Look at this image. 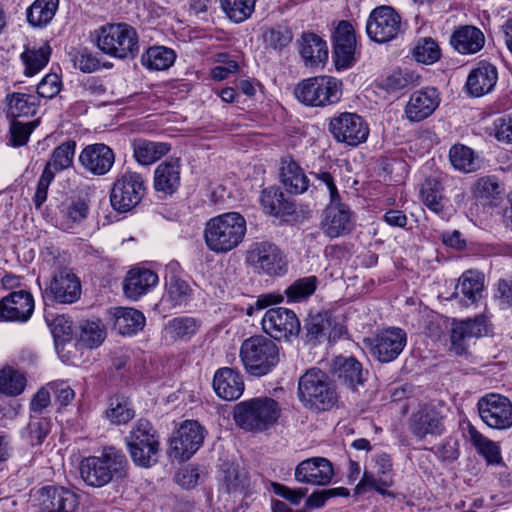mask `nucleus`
Segmentation results:
<instances>
[{
  "label": "nucleus",
  "instance_id": "1",
  "mask_svg": "<svg viewBox=\"0 0 512 512\" xmlns=\"http://www.w3.org/2000/svg\"><path fill=\"white\" fill-rule=\"evenodd\" d=\"M128 460L113 446L105 447L100 456H88L80 462L82 480L91 487L101 488L114 479L126 476Z\"/></svg>",
  "mask_w": 512,
  "mask_h": 512
},
{
  "label": "nucleus",
  "instance_id": "2",
  "mask_svg": "<svg viewBox=\"0 0 512 512\" xmlns=\"http://www.w3.org/2000/svg\"><path fill=\"white\" fill-rule=\"evenodd\" d=\"M246 231L244 216L238 212H227L206 223L204 239L209 250L218 254L227 253L238 247Z\"/></svg>",
  "mask_w": 512,
  "mask_h": 512
},
{
  "label": "nucleus",
  "instance_id": "3",
  "mask_svg": "<svg viewBox=\"0 0 512 512\" xmlns=\"http://www.w3.org/2000/svg\"><path fill=\"white\" fill-rule=\"evenodd\" d=\"M281 415L279 403L270 397H256L234 406L233 419L238 427L261 433L273 427Z\"/></svg>",
  "mask_w": 512,
  "mask_h": 512
},
{
  "label": "nucleus",
  "instance_id": "4",
  "mask_svg": "<svg viewBox=\"0 0 512 512\" xmlns=\"http://www.w3.org/2000/svg\"><path fill=\"white\" fill-rule=\"evenodd\" d=\"M298 397L306 408L317 412L328 411L338 402L334 382L318 368L308 369L299 378Z\"/></svg>",
  "mask_w": 512,
  "mask_h": 512
},
{
  "label": "nucleus",
  "instance_id": "5",
  "mask_svg": "<svg viewBox=\"0 0 512 512\" xmlns=\"http://www.w3.org/2000/svg\"><path fill=\"white\" fill-rule=\"evenodd\" d=\"M159 438V433L149 420L140 418L134 423L125 441L135 465L149 468L158 462Z\"/></svg>",
  "mask_w": 512,
  "mask_h": 512
},
{
  "label": "nucleus",
  "instance_id": "6",
  "mask_svg": "<svg viewBox=\"0 0 512 512\" xmlns=\"http://www.w3.org/2000/svg\"><path fill=\"white\" fill-rule=\"evenodd\" d=\"M97 47L110 57L134 59L139 52L137 31L127 23L106 24L96 30Z\"/></svg>",
  "mask_w": 512,
  "mask_h": 512
},
{
  "label": "nucleus",
  "instance_id": "7",
  "mask_svg": "<svg viewBox=\"0 0 512 512\" xmlns=\"http://www.w3.org/2000/svg\"><path fill=\"white\" fill-rule=\"evenodd\" d=\"M240 358L248 374L261 377L270 373L278 364L279 349L272 339L255 335L243 341Z\"/></svg>",
  "mask_w": 512,
  "mask_h": 512
},
{
  "label": "nucleus",
  "instance_id": "8",
  "mask_svg": "<svg viewBox=\"0 0 512 512\" xmlns=\"http://www.w3.org/2000/svg\"><path fill=\"white\" fill-rule=\"evenodd\" d=\"M294 93L306 106L325 107L340 100L342 82L331 76L311 77L298 83Z\"/></svg>",
  "mask_w": 512,
  "mask_h": 512
},
{
  "label": "nucleus",
  "instance_id": "9",
  "mask_svg": "<svg viewBox=\"0 0 512 512\" xmlns=\"http://www.w3.org/2000/svg\"><path fill=\"white\" fill-rule=\"evenodd\" d=\"M146 194V185L140 173L126 171L119 175L110 192V202L114 210L128 212L138 206Z\"/></svg>",
  "mask_w": 512,
  "mask_h": 512
},
{
  "label": "nucleus",
  "instance_id": "10",
  "mask_svg": "<svg viewBox=\"0 0 512 512\" xmlns=\"http://www.w3.org/2000/svg\"><path fill=\"white\" fill-rule=\"evenodd\" d=\"M246 263L259 274L282 276L287 272V260L282 250L270 241L253 243L246 254Z\"/></svg>",
  "mask_w": 512,
  "mask_h": 512
},
{
  "label": "nucleus",
  "instance_id": "11",
  "mask_svg": "<svg viewBox=\"0 0 512 512\" xmlns=\"http://www.w3.org/2000/svg\"><path fill=\"white\" fill-rule=\"evenodd\" d=\"M328 130L337 142L351 147L364 143L369 136L365 120L352 112H342L332 117Z\"/></svg>",
  "mask_w": 512,
  "mask_h": 512
},
{
  "label": "nucleus",
  "instance_id": "12",
  "mask_svg": "<svg viewBox=\"0 0 512 512\" xmlns=\"http://www.w3.org/2000/svg\"><path fill=\"white\" fill-rule=\"evenodd\" d=\"M366 32L374 42H389L403 32L401 17L391 6L376 7L368 17Z\"/></svg>",
  "mask_w": 512,
  "mask_h": 512
},
{
  "label": "nucleus",
  "instance_id": "13",
  "mask_svg": "<svg viewBox=\"0 0 512 512\" xmlns=\"http://www.w3.org/2000/svg\"><path fill=\"white\" fill-rule=\"evenodd\" d=\"M261 324L264 332L278 341L291 342L301 331V323L296 313L285 307L268 309Z\"/></svg>",
  "mask_w": 512,
  "mask_h": 512
},
{
  "label": "nucleus",
  "instance_id": "14",
  "mask_svg": "<svg viewBox=\"0 0 512 512\" xmlns=\"http://www.w3.org/2000/svg\"><path fill=\"white\" fill-rule=\"evenodd\" d=\"M374 461L376 472L364 471L361 480L354 489L355 495L374 490L380 495L394 497L395 494L388 490L394 483L391 456L381 452L374 456Z\"/></svg>",
  "mask_w": 512,
  "mask_h": 512
},
{
  "label": "nucleus",
  "instance_id": "15",
  "mask_svg": "<svg viewBox=\"0 0 512 512\" xmlns=\"http://www.w3.org/2000/svg\"><path fill=\"white\" fill-rule=\"evenodd\" d=\"M81 282L77 275L68 268L56 271L50 284L43 291L45 303L72 304L80 299Z\"/></svg>",
  "mask_w": 512,
  "mask_h": 512
},
{
  "label": "nucleus",
  "instance_id": "16",
  "mask_svg": "<svg viewBox=\"0 0 512 512\" xmlns=\"http://www.w3.org/2000/svg\"><path fill=\"white\" fill-rule=\"evenodd\" d=\"M477 409L482 421L493 429L512 427V402L506 396L489 393L478 400Z\"/></svg>",
  "mask_w": 512,
  "mask_h": 512
},
{
  "label": "nucleus",
  "instance_id": "17",
  "mask_svg": "<svg viewBox=\"0 0 512 512\" xmlns=\"http://www.w3.org/2000/svg\"><path fill=\"white\" fill-rule=\"evenodd\" d=\"M356 33L347 20L338 22L332 34V57L337 69H347L355 62Z\"/></svg>",
  "mask_w": 512,
  "mask_h": 512
},
{
  "label": "nucleus",
  "instance_id": "18",
  "mask_svg": "<svg viewBox=\"0 0 512 512\" xmlns=\"http://www.w3.org/2000/svg\"><path fill=\"white\" fill-rule=\"evenodd\" d=\"M354 228V213L349 205L340 199L329 202L323 211L321 229L323 233L333 239L349 234Z\"/></svg>",
  "mask_w": 512,
  "mask_h": 512
},
{
  "label": "nucleus",
  "instance_id": "19",
  "mask_svg": "<svg viewBox=\"0 0 512 512\" xmlns=\"http://www.w3.org/2000/svg\"><path fill=\"white\" fill-rule=\"evenodd\" d=\"M204 430L194 420H186L170 439V455L182 460L189 459L202 445Z\"/></svg>",
  "mask_w": 512,
  "mask_h": 512
},
{
  "label": "nucleus",
  "instance_id": "20",
  "mask_svg": "<svg viewBox=\"0 0 512 512\" xmlns=\"http://www.w3.org/2000/svg\"><path fill=\"white\" fill-rule=\"evenodd\" d=\"M165 293L162 302L170 308L185 307L192 300L193 289L181 278V267L177 261L169 262L164 269Z\"/></svg>",
  "mask_w": 512,
  "mask_h": 512
},
{
  "label": "nucleus",
  "instance_id": "21",
  "mask_svg": "<svg viewBox=\"0 0 512 512\" xmlns=\"http://www.w3.org/2000/svg\"><path fill=\"white\" fill-rule=\"evenodd\" d=\"M407 335L401 328L385 329L369 339L371 354L381 363L394 361L406 346Z\"/></svg>",
  "mask_w": 512,
  "mask_h": 512
},
{
  "label": "nucleus",
  "instance_id": "22",
  "mask_svg": "<svg viewBox=\"0 0 512 512\" xmlns=\"http://www.w3.org/2000/svg\"><path fill=\"white\" fill-rule=\"evenodd\" d=\"M34 312V298L26 290L13 291L0 300V321L27 322Z\"/></svg>",
  "mask_w": 512,
  "mask_h": 512
},
{
  "label": "nucleus",
  "instance_id": "23",
  "mask_svg": "<svg viewBox=\"0 0 512 512\" xmlns=\"http://www.w3.org/2000/svg\"><path fill=\"white\" fill-rule=\"evenodd\" d=\"M294 477L299 483L326 486L334 477L333 465L324 457L307 458L296 466Z\"/></svg>",
  "mask_w": 512,
  "mask_h": 512
},
{
  "label": "nucleus",
  "instance_id": "24",
  "mask_svg": "<svg viewBox=\"0 0 512 512\" xmlns=\"http://www.w3.org/2000/svg\"><path fill=\"white\" fill-rule=\"evenodd\" d=\"M410 432L419 440L426 436H440L444 430L443 416L433 406L423 405L408 420Z\"/></svg>",
  "mask_w": 512,
  "mask_h": 512
},
{
  "label": "nucleus",
  "instance_id": "25",
  "mask_svg": "<svg viewBox=\"0 0 512 512\" xmlns=\"http://www.w3.org/2000/svg\"><path fill=\"white\" fill-rule=\"evenodd\" d=\"M38 500L44 512H74L79 504L76 493L54 485L40 488Z\"/></svg>",
  "mask_w": 512,
  "mask_h": 512
},
{
  "label": "nucleus",
  "instance_id": "26",
  "mask_svg": "<svg viewBox=\"0 0 512 512\" xmlns=\"http://www.w3.org/2000/svg\"><path fill=\"white\" fill-rule=\"evenodd\" d=\"M331 372L339 385L353 392L358 391L359 386L363 387L366 381L367 372L354 357H336Z\"/></svg>",
  "mask_w": 512,
  "mask_h": 512
},
{
  "label": "nucleus",
  "instance_id": "27",
  "mask_svg": "<svg viewBox=\"0 0 512 512\" xmlns=\"http://www.w3.org/2000/svg\"><path fill=\"white\" fill-rule=\"evenodd\" d=\"M114 161L115 154L113 150L103 143L87 145L79 155V162L82 167L97 176L107 174Z\"/></svg>",
  "mask_w": 512,
  "mask_h": 512
},
{
  "label": "nucleus",
  "instance_id": "28",
  "mask_svg": "<svg viewBox=\"0 0 512 512\" xmlns=\"http://www.w3.org/2000/svg\"><path fill=\"white\" fill-rule=\"evenodd\" d=\"M488 333L484 317H476L453 325L450 334L451 350L457 355L467 354L468 341Z\"/></svg>",
  "mask_w": 512,
  "mask_h": 512
},
{
  "label": "nucleus",
  "instance_id": "29",
  "mask_svg": "<svg viewBox=\"0 0 512 512\" xmlns=\"http://www.w3.org/2000/svg\"><path fill=\"white\" fill-rule=\"evenodd\" d=\"M440 104V94L434 87H426L413 92L405 107L410 121L419 122L429 117Z\"/></svg>",
  "mask_w": 512,
  "mask_h": 512
},
{
  "label": "nucleus",
  "instance_id": "30",
  "mask_svg": "<svg viewBox=\"0 0 512 512\" xmlns=\"http://www.w3.org/2000/svg\"><path fill=\"white\" fill-rule=\"evenodd\" d=\"M279 178L289 194H303L310 185V181L302 167L289 154L280 157Z\"/></svg>",
  "mask_w": 512,
  "mask_h": 512
},
{
  "label": "nucleus",
  "instance_id": "31",
  "mask_svg": "<svg viewBox=\"0 0 512 512\" xmlns=\"http://www.w3.org/2000/svg\"><path fill=\"white\" fill-rule=\"evenodd\" d=\"M108 320L113 330L123 336H131L143 330L146 318L144 314L130 307H112L108 310Z\"/></svg>",
  "mask_w": 512,
  "mask_h": 512
},
{
  "label": "nucleus",
  "instance_id": "32",
  "mask_svg": "<svg viewBox=\"0 0 512 512\" xmlns=\"http://www.w3.org/2000/svg\"><path fill=\"white\" fill-rule=\"evenodd\" d=\"M498 80V70L493 64L480 61L467 78L466 88L474 97L483 96L491 92Z\"/></svg>",
  "mask_w": 512,
  "mask_h": 512
},
{
  "label": "nucleus",
  "instance_id": "33",
  "mask_svg": "<svg viewBox=\"0 0 512 512\" xmlns=\"http://www.w3.org/2000/svg\"><path fill=\"white\" fill-rule=\"evenodd\" d=\"M181 165L178 158H170L160 163L154 171V189L164 196L173 195L180 187Z\"/></svg>",
  "mask_w": 512,
  "mask_h": 512
},
{
  "label": "nucleus",
  "instance_id": "34",
  "mask_svg": "<svg viewBox=\"0 0 512 512\" xmlns=\"http://www.w3.org/2000/svg\"><path fill=\"white\" fill-rule=\"evenodd\" d=\"M213 388L220 398L228 401L236 400L244 391L242 375L230 367L220 368L214 374Z\"/></svg>",
  "mask_w": 512,
  "mask_h": 512
},
{
  "label": "nucleus",
  "instance_id": "35",
  "mask_svg": "<svg viewBox=\"0 0 512 512\" xmlns=\"http://www.w3.org/2000/svg\"><path fill=\"white\" fill-rule=\"evenodd\" d=\"M485 35L476 26L463 25L456 28L451 37V46L462 55L478 53L485 45Z\"/></svg>",
  "mask_w": 512,
  "mask_h": 512
},
{
  "label": "nucleus",
  "instance_id": "36",
  "mask_svg": "<svg viewBox=\"0 0 512 512\" xmlns=\"http://www.w3.org/2000/svg\"><path fill=\"white\" fill-rule=\"evenodd\" d=\"M158 283V275L150 269L133 268L123 282V291L127 298L138 300Z\"/></svg>",
  "mask_w": 512,
  "mask_h": 512
},
{
  "label": "nucleus",
  "instance_id": "37",
  "mask_svg": "<svg viewBox=\"0 0 512 512\" xmlns=\"http://www.w3.org/2000/svg\"><path fill=\"white\" fill-rule=\"evenodd\" d=\"M297 42L300 56L306 66L318 67L328 60L327 43L317 34L304 32Z\"/></svg>",
  "mask_w": 512,
  "mask_h": 512
},
{
  "label": "nucleus",
  "instance_id": "38",
  "mask_svg": "<svg viewBox=\"0 0 512 512\" xmlns=\"http://www.w3.org/2000/svg\"><path fill=\"white\" fill-rule=\"evenodd\" d=\"M260 204L264 212L270 216H291L296 211L294 201L285 197L278 186H269L261 191Z\"/></svg>",
  "mask_w": 512,
  "mask_h": 512
},
{
  "label": "nucleus",
  "instance_id": "39",
  "mask_svg": "<svg viewBox=\"0 0 512 512\" xmlns=\"http://www.w3.org/2000/svg\"><path fill=\"white\" fill-rule=\"evenodd\" d=\"M444 187L437 178H427L420 188V199L424 205L441 218L448 216Z\"/></svg>",
  "mask_w": 512,
  "mask_h": 512
},
{
  "label": "nucleus",
  "instance_id": "40",
  "mask_svg": "<svg viewBox=\"0 0 512 512\" xmlns=\"http://www.w3.org/2000/svg\"><path fill=\"white\" fill-rule=\"evenodd\" d=\"M483 288V276L478 272L468 270L459 278L454 297L462 296L460 300L461 303L465 306H469L476 303L481 298Z\"/></svg>",
  "mask_w": 512,
  "mask_h": 512
},
{
  "label": "nucleus",
  "instance_id": "41",
  "mask_svg": "<svg viewBox=\"0 0 512 512\" xmlns=\"http://www.w3.org/2000/svg\"><path fill=\"white\" fill-rule=\"evenodd\" d=\"M135 417V410L130 399L124 395L115 394L108 400V407L103 412V418L112 425H125Z\"/></svg>",
  "mask_w": 512,
  "mask_h": 512
},
{
  "label": "nucleus",
  "instance_id": "42",
  "mask_svg": "<svg viewBox=\"0 0 512 512\" xmlns=\"http://www.w3.org/2000/svg\"><path fill=\"white\" fill-rule=\"evenodd\" d=\"M6 115L10 120L34 115L37 110V97L31 94L13 92L5 97Z\"/></svg>",
  "mask_w": 512,
  "mask_h": 512
},
{
  "label": "nucleus",
  "instance_id": "43",
  "mask_svg": "<svg viewBox=\"0 0 512 512\" xmlns=\"http://www.w3.org/2000/svg\"><path fill=\"white\" fill-rule=\"evenodd\" d=\"M171 149L168 143L138 139L133 142L135 160L141 165H150L166 155Z\"/></svg>",
  "mask_w": 512,
  "mask_h": 512
},
{
  "label": "nucleus",
  "instance_id": "44",
  "mask_svg": "<svg viewBox=\"0 0 512 512\" xmlns=\"http://www.w3.org/2000/svg\"><path fill=\"white\" fill-rule=\"evenodd\" d=\"M59 0H35L26 9V19L35 28L46 27L54 18Z\"/></svg>",
  "mask_w": 512,
  "mask_h": 512
},
{
  "label": "nucleus",
  "instance_id": "45",
  "mask_svg": "<svg viewBox=\"0 0 512 512\" xmlns=\"http://www.w3.org/2000/svg\"><path fill=\"white\" fill-rule=\"evenodd\" d=\"M250 486L248 473L238 465L229 464L223 469L220 487L228 494H243Z\"/></svg>",
  "mask_w": 512,
  "mask_h": 512
},
{
  "label": "nucleus",
  "instance_id": "46",
  "mask_svg": "<svg viewBox=\"0 0 512 512\" xmlns=\"http://www.w3.org/2000/svg\"><path fill=\"white\" fill-rule=\"evenodd\" d=\"M51 52L52 49L48 43L39 47H26L20 56L25 66V75L31 77L42 70L48 64Z\"/></svg>",
  "mask_w": 512,
  "mask_h": 512
},
{
  "label": "nucleus",
  "instance_id": "47",
  "mask_svg": "<svg viewBox=\"0 0 512 512\" xmlns=\"http://www.w3.org/2000/svg\"><path fill=\"white\" fill-rule=\"evenodd\" d=\"M201 321L190 316H179L168 321L165 331L174 340L189 341L199 330Z\"/></svg>",
  "mask_w": 512,
  "mask_h": 512
},
{
  "label": "nucleus",
  "instance_id": "48",
  "mask_svg": "<svg viewBox=\"0 0 512 512\" xmlns=\"http://www.w3.org/2000/svg\"><path fill=\"white\" fill-rule=\"evenodd\" d=\"M176 59L175 52L164 46H153L141 56V63L149 70H166L173 65Z\"/></svg>",
  "mask_w": 512,
  "mask_h": 512
},
{
  "label": "nucleus",
  "instance_id": "49",
  "mask_svg": "<svg viewBox=\"0 0 512 512\" xmlns=\"http://www.w3.org/2000/svg\"><path fill=\"white\" fill-rule=\"evenodd\" d=\"M51 430V420L47 417L30 415L27 426L21 431V436L31 446H40Z\"/></svg>",
  "mask_w": 512,
  "mask_h": 512
},
{
  "label": "nucleus",
  "instance_id": "50",
  "mask_svg": "<svg viewBox=\"0 0 512 512\" xmlns=\"http://www.w3.org/2000/svg\"><path fill=\"white\" fill-rule=\"evenodd\" d=\"M474 197L483 205H493V201L500 198L502 188L494 176L479 178L473 186Z\"/></svg>",
  "mask_w": 512,
  "mask_h": 512
},
{
  "label": "nucleus",
  "instance_id": "51",
  "mask_svg": "<svg viewBox=\"0 0 512 512\" xmlns=\"http://www.w3.org/2000/svg\"><path fill=\"white\" fill-rule=\"evenodd\" d=\"M75 150L76 142L74 140L63 142L53 150L51 158L44 168L55 171V174L69 168L73 164Z\"/></svg>",
  "mask_w": 512,
  "mask_h": 512
},
{
  "label": "nucleus",
  "instance_id": "52",
  "mask_svg": "<svg viewBox=\"0 0 512 512\" xmlns=\"http://www.w3.org/2000/svg\"><path fill=\"white\" fill-rule=\"evenodd\" d=\"M262 37L266 47L280 52L292 42L293 32L287 24L280 23L266 28Z\"/></svg>",
  "mask_w": 512,
  "mask_h": 512
},
{
  "label": "nucleus",
  "instance_id": "53",
  "mask_svg": "<svg viewBox=\"0 0 512 512\" xmlns=\"http://www.w3.org/2000/svg\"><path fill=\"white\" fill-rule=\"evenodd\" d=\"M449 159L453 167L459 171L470 173L478 168L474 151L462 144H455L449 151Z\"/></svg>",
  "mask_w": 512,
  "mask_h": 512
},
{
  "label": "nucleus",
  "instance_id": "54",
  "mask_svg": "<svg viewBox=\"0 0 512 512\" xmlns=\"http://www.w3.org/2000/svg\"><path fill=\"white\" fill-rule=\"evenodd\" d=\"M255 3L256 0H220L223 12L234 23L249 19L255 10Z\"/></svg>",
  "mask_w": 512,
  "mask_h": 512
},
{
  "label": "nucleus",
  "instance_id": "55",
  "mask_svg": "<svg viewBox=\"0 0 512 512\" xmlns=\"http://www.w3.org/2000/svg\"><path fill=\"white\" fill-rule=\"evenodd\" d=\"M471 442L478 452L484 456L489 464H499L502 461L500 447L478 432L474 427H469Z\"/></svg>",
  "mask_w": 512,
  "mask_h": 512
},
{
  "label": "nucleus",
  "instance_id": "56",
  "mask_svg": "<svg viewBox=\"0 0 512 512\" xmlns=\"http://www.w3.org/2000/svg\"><path fill=\"white\" fill-rule=\"evenodd\" d=\"M331 322L327 313L310 315L304 323V340L308 343H316L324 337L330 329Z\"/></svg>",
  "mask_w": 512,
  "mask_h": 512
},
{
  "label": "nucleus",
  "instance_id": "57",
  "mask_svg": "<svg viewBox=\"0 0 512 512\" xmlns=\"http://www.w3.org/2000/svg\"><path fill=\"white\" fill-rule=\"evenodd\" d=\"M415 79L416 77L413 72L399 69L380 79L377 86L379 89L391 94L408 88L414 83Z\"/></svg>",
  "mask_w": 512,
  "mask_h": 512
},
{
  "label": "nucleus",
  "instance_id": "58",
  "mask_svg": "<svg viewBox=\"0 0 512 512\" xmlns=\"http://www.w3.org/2000/svg\"><path fill=\"white\" fill-rule=\"evenodd\" d=\"M318 279L316 276H307L295 280L285 290L288 302H300L310 297L316 290Z\"/></svg>",
  "mask_w": 512,
  "mask_h": 512
},
{
  "label": "nucleus",
  "instance_id": "59",
  "mask_svg": "<svg viewBox=\"0 0 512 512\" xmlns=\"http://www.w3.org/2000/svg\"><path fill=\"white\" fill-rule=\"evenodd\" d=\"M26 385L25 376L15 370L8 369L0 372V392L17 396L21 394Z\"/></svg>",
  "mask_w": 512,
  "mask_h": 512
},
{
  "label": "nucleus",
  "instance_id": "60",
  "mask_svg": "<svg viewBox=\"0 0 512 512\" xmlns=\"http://www.w3.org/2000/svg\"><path fill=\"white\" fill-rule=\"evenodd\" d=\"M413 56L420 63L433 64L440 59L441 51L434 39L423 38L414 47Z\"/></svg>",
  "mask_w": 512,
  "mask_h": 512
},
{
  "label": "nucleus",
  "instance_id": "61",
  "mask_svg": "<svg viewBox=\"0 0 512 512\" xmlns=\"http://www.w3.org/2000/svg\"><path fill=\"white\" fill-rule=\"evenodd\" d=\"M106 333L95 321H85L81 325L80 342L88 348L98 347L105 339Z\"/></svg>",
  "mask_w": 512,
  "mask_h": 512
},
{
  "label": "nucleus",
  "instance_id": "62",
  "mask_svg": "<svg viewBox=\"0 0 512 512\" xmlns=\"http://www.w3.org/2000/svg\"><path fill=\"white\" fill-rule=\"evenodd\" d=\"M62 82L58 74H47L37 85V94L39 97L52 99L61 90Z\"/></svg>",
  "mask_w": 512,
  "mask_h": 512
},
{
  "label": "nucleus",
  "instance_id": "63",
  "mask_svg": "<svg viewBox=\"0 0 512 512\" xmlns=\"http://www.w3.org/2000/svg\"><path fill=\"white\" fill-rule=\"evenodd\" d=\"M54 178L55 171H49L48 168L43 169L33 197V203L36 209H40L43 203L47 200L48 188Z\"/></svg>",
  "mask_w": 512,
  "mask_h": 512
},
{
  "label": "nucleus",
  "instance_id": "64",
  "mask_svg": "<svg viewBox=\"0 0 512 512\" xmlns=\"http://www.w3.org/2000/svg\"><path fill=\"white\" fill-rule=\"evenodd\" d=\"M495 137L500 142L512 143V113L494 121Z\"/></svg>",
  "mask_w": 512,
  "mask_h": 512
}]
</instances>
